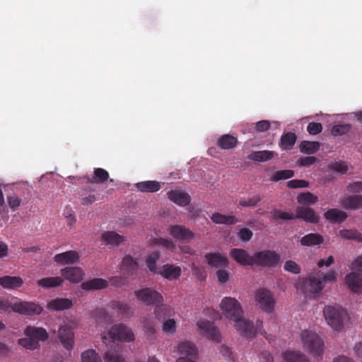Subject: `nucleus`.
Listing matches in <instances>:
<instances>
[{"label": "nucleus", "instance_id": "4be33fe9", "mask_svg": "<svg viewBox=\"0 0 362 362\" xmlns=\"http://www.w3.org/2000/svg\"><path fill=\"white\" fill-rule=\"evenodd\" d=\"M168 199L179 206H187L190 202V197L185 192L178 189L168 192Z\"/></svg>", "mask_w": 362, "mask_h": 362}, {"label": "nucleus", "instance_id": "774afa93", "mask_svg": "<svg viewBox=\"0 0 362 362\" xmlns=\"http://www.w3.org/2000/svg\"><path fill=\"white\" fill-rule=\"evenodd\" d=\"M260 362H274L272 355L269 351H262L259 357Z\"/></svg>", "mask_w": 362, "mask_h": 362}, {"label": "nucleus", "instance_id": "c756f323", "mask_svg": "<svg viewBox=\"0 0 362 362\" xmlns=\"http://www.w3.org/2000/svg\"><path fill=\"white\" fill-rule=\"evenodd\" d=\"M178 352L182 355V357H197V350L195 345L189 341H182L177 347Z\"/></svg>", "mask_w": 362, "mask_h": 362}, {"label": "nucleus", "instance_id": "f704fd0d", "mask_svg": "<svg viewBox=\"0 0 362 362\" xmlns=\"http://www.w3.org/2000/svg\"><path fill=\"white\" fill-rule=\"evenodd\" d=\"M211 221L217 224L233 225L239 222L238 218L234 216H226L220 213H215L211 217Z\"/></svg>", "mask_w": 362, "mask_h": 362}, {"label": "nucleus", "instance_id": "473e14b6", "mask_svg": "<svg viewBox=\"0 0 362 362\" xmlns=\"http://www.w3.org/2000/svg\"><path fill=\"white\" fill-rule=\"evenodd\" d=\"M296 135L293 132L284 134L280 139L279 146L283 150H291L296 142Z\"/></svg>", "mask_w": 362, "mask_h": 362}, {"label": "nucleus", "instance_id": "9b49d317", "mask_svg": "<svg viewBox=\"0 0 362 362\" xmlns=\"http://www.w3.org/2000/svg\"><path fill=\"white\" fill-rule=\"evenodd\" d=\"M197 326L202 334L208 339L216 342H220L221 339L219 329L214 325V323L208 320L201 319L197 322Z\"/></svg>", "mask_w": 362, "mask_h": 362}, {"label": "nucleus", "instance_id": "0e129e2a", "mask_svg": "<svg viewBox=\"0 0 362 362\" xmlns=\"http://www.w3.org/2000/svg\"><path fill=\"white\" fill-rule=\"evenodd\" d=\"M222 268H220L216 272V276L218 279V281L219 283H226L228 280V273L224 270L221 269Z\"/></svg>", "mask_w": 362, "mask_h": 362}, {"label": "nucleus", "instance_id": "f03ea898", "mask_svg": "<svg viewBox=\"0 0 362 362\" xmlns=\"http://www.w3.org/2000/svg\"><path fill=\"white\" fill-rule=\"evenodd\" d=\"M335 281L334 272L324 274L318 270L311 272L305 277H299L296 287L304 294L305 298H310L313 295L320 293L326 283H332Z\"/></svg>", "mask_w": 362, "mask_h": 362}, {"label": "nucleus", "instance_id": "680f3d73", "mask_svg": "<svg viewBox=\"0 0 362 362\" xmlns=\"http://www.w3.org/2000/svg\"><path fill=\"white\" fill-rule=\"evenodd\" d=\"M317 159L314 156H307L300 158L298 160V164L300 166H310L316 162Z\"/></svg>", "mask_w": 362, "mask_h": 362}, {"label": "nucleus", "instance_id": "338daca9", "mask_svg": "<svg viewBox=\"0 0 362 362\" xmlns=\"http://www.w3.org/2000/svg\"><path fill=\"white\" fill-rule=\"evenodd\" d=\"M270 127V123L267 120H262L256 123V130L257 132H262L267 131Z\"/></svg>", "mask_w": 362, "mask_h": 362}, {"label": "nucleus", "instance_id": "5701e85b", "mask_svg": "<svg viewBox=\"0 0 362 362\" xmlns=\"http://www.w3.org/2000/svg\"><path fill=\"white\" fill-rule=\"evenodd\" d=\"M108 283L106 280L95 278L88 281H83L81 284V288L86 291L100 290L107 288Z\"/></svg>", "mask_w": 362, "mask_h": 362}, {"label": "nucleus", "instance_id": "6ab92c4d", "mask_svg": "<svg viewBox=\"0 0 362 362\" xmlns=\"http://www.w3.org/2000/svg\"><path fill=\"white\" fill-rule=\"evenodd\" d=\"M73 305L74 303L71 299L57 298L49 300L47 308L49 310L62 311L72 308Z\"/></svg>", "mask_w": 362, "mask_h": 362}, {"label": "nucleus", "instance_id": "a19ab883", "mask_svg": "<svg viewBox=\"0 0 362 362\" xmlns=\"http://www.w3.org/2000/svg\"><path fill=\"white\" fill-rule=\"evenodd\" d=\"M341 238L347 240H354L358 243H362V233L357 230L343 229L339 231Z\"/></svg>", "mask_w": 362, "mask_h": 362}, {"label": "nucleus", "instance_id": "4c0bfd02", "mask_svg": "<svg viewBox=\"0 0 362 362\" xmlns=\"http://www.w3.org/2000/svg\"><path fill=\"white\" fill-rule=\"evenodd\" d=\"M154 313L156 315V317L159 320H165L167 317L171 316L172 313H173V310L170 308V306L166 305V304H163V303H160V304H158L155 309H154Z\"/></svg>", "mask_w": 362, "mask_h": 362}, {"label": "nucleus", "instance_id": "69168bd1", "mask_svg": "<svg viewBox=\"0 0 362 362\" xmlns=\"http://www.w3.org/2000/svg\"><path fill=\"white\" fill-rule=\"evenodd\" d=\"M94 317L97 319V321L99 320H106L108 317V315L107 311L104 308H98L94 311Z\"/></svg>", "mask_w": 362, "mask_h": 362}, {"label": "nucleus", "instance_id": "c9c22d12", "mask_svg": "<svg viewBox=\"0 0 362 362\" xmlns=\"http://www.w3.org/2000/svg\"><path fill=\"white\" fill-rule=\"evenodd\" d=\"M110 307L113 310H116L118 314L126 317H129L132 315L131 307L127 303L118 300H112L110 303Z\"/></svg>", "mask_w": 362, "mask_h": 362}, {"label": "nucleus", "instance_id": "a18cd8bd", "mask_svg": "<svg viewBox=\"0 0 362 362\" xmlns=\"http://www.w3.org/2000/svg\"><path fill=\"white\" fill-rule=\"evenodd\" d=\"M272 218L273 220H293L295 219V214L293 213H288L282 211L280 209H274L271 211Z\"/></svg>", "mask_w": 362, "mask_h": 362}, {"label": "nucleus", "instance_id": "4d7b16f0", "mask_svg": "<svg viewBox=\"0 0 362 362\" xmlns=\"http://www.w3.org/2000/svg\"><path fill=\"white\" fill-rule=\"evenodd\" d=\"M307 131L310 134L316 135L322 131V125L318 122H310L307 127Z\"/></svg>", "mask_w": 362, "mask_h": 362}, {"label": "nucleus", "instance_id": "de8ad7c7", "mask_svg": "<svg viewBox=\"0 0 362 362\" xmlns=\"http://www.w3.org/2000/svg\"><path fill=\"white\" fill-rule=\"evenodd\" d=\"M294 176V171L292 170H281L276 171L272 180L274 182H278L281 180H286Z\"/></svg>", "mask_w": 362, "mask_h": 362}, {"label": "nucleus", "instance_id": "79ce46f5", "mask_svg": "<svg viewBox=\"0 0 362 362\" xmlns=\"http://www.w3.org/2000/svg\"><path fill=\"white\" fill-rule=\"evenodd\" d=\"M297 200L299 204L310 205L316 203L318 200V198L313 193L307 192L300 193L297 197Z\"/></svg>", "mask_w": 362, "mask_h": 362}, {"label": "nucleus", "instance_id": "864d4df0", "mask_svg": "<svg viewBox=\"0 0 362 362\" xmlns=\"http://www.w3.org/2000/svg\"><path fill=\"white\" fill-rule=\"evenodd\" d=\"M284 267L286 271L294 274H298L301 271L300 265L293 260H287Z\"/></svg>", "mask_w": 362, "mask_h": 362}, {"label": "nucleus", "instance_id": "39448f33", "mask_svg": "<svg viewBox=\"0 0 362 362\" xmlns=\"http://www.w3.org/2000/svg\"><path fill=\"white\" fill-rule=\"evenodd\" d=\"M25 337L20 339L18 344L23 347L34 350L37 349L39 341H45L48 338L47 331L42 327L28 326L25 330Z\"/></svg>", "mask_w": 362, "mask_h": 362}, {"label": "nucleus", "instance_id": "7ed1b4c3", "mask_svg": "<svg viewBox=\"0 0 362 362\" xmlns=\"http://www.w3.org/2000/svg\"><path fill=\"white\" fill-rule=\"evenodd\" d=\"M303 349L313 357L321 358L324 350V342L315 332L305 329L300 334Z\"/></svg>", "mask_w": 362, "mask_h": 362}, {"label": "nucleus", "instance_id": "603ef678", "mask_svg": "<svg viewBox=\"0 0 362 362\" xmlns=\"http://www.w3.org/2000/svg\"><path fill=\"white\" fill-rule=\"evenodd\" d=\"M261 197L259 195H255L248 199H240L239 205L243 207L255 206L260 202Z\"/></svg>", "mask_w": 362, "mask_h": 362}, {"label": "nucleus", "instance_id": "c85d7f7f", "mask_svg": "<svg viewBox=\"0 0 362 362\" xmlns=\"http://www.w3.org/2000/svg\"><path fill=\"white\" fill-rule=\"evenodd\" d=\"M324 216L326 219L339 223L344 222L347 218L346 213L338 209H329Z\"/></svg>", "mask_w": 362, "mask_h": 362}, {"label": "nucleus", "instance_id": "dca6fc26", "mask_svg": "<svg viewBox=\"0 0 362 362\" xmlns=\"http://www.w3.org/2000/svg\"><path fill=\"white\" fill-rule=\"evenodd\" d=\"M74 334L72 329L68 326H62L59 329V337L63 346L67 349L71 350L73 348Z\"/></svg>", "mask_w": 362, "mask_h": 362}, {"label": "nucleus", "instance_id": "7c9ffc66", "mask_svg": "<svg viewBox=\"0 0 362 362\" xmlns=\"http://www.w3.org/2000/svg\"><path fill=\"white\" fill-rule=\"evenodd\" d=\"M238 139L230 134L222 135L217 141V146L221 149H231L236 146Z\"/></svg>", "mask_w": 362, "mask_h": 362}, {"label": "nucleus", "instance_id": "b1692460", "mask_svg": "<svg viewBox=\"0 0 362 362\" xmlns=\"http://www.w3.org/2000/svg\"><path fill=\"white\" fill-rule=\"evenodd\" d=\"M158 273L170 281L175 280L181 275V268L173 264H165Z\"/></svg>", "mask_w": 362, "mask_h": 362}, {"label": "nucleus", "instance_id": "49530a36", "mask_svg": "<svg viewBox=\"0 0 362 362\" xmlns=\"http://www.w3.org/2000/svg\"><path fill=\"white\" fill-rule=\"evenodd\" d=\"M82 362H102L98 354L93 349L87 350L81 354Z\"/></svg>", "mask_w": 362, "mask_h": 362}, {"label": "nucleus", "instance_id": "0eeeda50", "mask_svg": "<svg viewBox=\"0 0 362 362\" xmlns=\"http://www.w3.org/2000/svg\"><path fill=\"white\" fill-rule=\"evenodd\" d=\"M280 261V255L274 250H265L253 255V265L273 267Z\"/></svg>", "mask_w": 362, "mask_h": 362}, {"label": "nucleus", "instance_id": "393cba45", "mask_svg": "<svg viewBox=\"0 0 362 362\" xmlns=\"http://www.w3.org/2000/svg\"><path fill=\"white\" fill-rule=\"evenodd\" d=\"M206 259L209 265L217 269L225 268L228 264L227 258L219 253L206 254Z\"/></svg>", "mask_w": 362, "mask_h": 362}, {"label": "nucleus", "instance_id": "bf43d9fd", "mask_svg": "<svg viewBox=\"0 0 362 362\" xmlns=\"http://www.w3.org/2000/svg\"><path fill=\"white\" fill-rule=\"evenodd\" d=\"M238 235L240 240L247 242L252 238L253 233L249 228H243L239 230Z\"/></svg>", "mask_w": 362, "mask_h": 362}, {"label": "nucleus", "instance_id": "cd10ccee", "mask_svg": "<svg viewBox=\"0 0 362 362\" xmlns=\"http://www.w3.org/2000/svg\"><path fill=\"white\" fill-rule=\"evenodd\" d=\"M135 187L142 192H156L160 189V185L156 180H148L136 183Z\"/></svg>", "mask_w": 362, "mask_h": 362}, {"label": "nucleus", "instance_id": "a878e982", "mask_svg": "<svg viewBox=\"0 0 362 362\" xmlns=\"http://www.w3.org/2000/svg\"><path fill=\"white\" fill-rule=\"evenodd\" d=\"M23 284V280L20 276H4L0 277V285L7 289H16Z\"/></svg>", "mask_w": 362, "mask_h": 362}, {"label": "nucleus", "instance_id": "c03bdc74", "mask_svg": "<svg viewBox=\"0 0 362 362\" xmlns=\"http://www.w3.org/2000/svg\"><path fill=\"white\" fill-rule=\"evenodd\" d=\"M137 268V262L136 260L134 259L130 255L125 256L122 262V269L127 271V272H131L136 270Z\"/></svg>", "mask_w": 362, "mask_h": 362}, {"label": "nucleus", "instance_id": "6e6d98bb", "mask_svg": "<svg viewBox=\"0 0 362 362\" xmlns=\"http://www.w3.org/2000/svg\"><path fill=\"white\" fill-rule=\"evenodd\" d=\"M309 185V182L304 180H292L287 182L288 187L291 189L304 188Z\"/></svg>", "mask_w": 362, "mask_h": 362}, {"label": "nucleus", "instance_id": "2eb2a0df", "mask_svg": "<svg viewBox=\"0 0 362 362\" xmlns=\"http://www.w3.org/2000/svg\"><path fill=\"white\" fill-rule=\"evenodd\" d=\"M295 218H300L305 222L317 223L320 221L319 216L315 211L309 207L298 206L296 209Z\"/></svg>", "mask_w": 362, "mask_h": 362}, {"label": "nucleus", "instance_id": "8fccbe9b", "mask_svg": "<svg viewBox=\"0 0 362 362\" xmlns=\"http://www.w3.org/2000/svg\"><path fill=\"white\" fill-rule=\"evenodd\" d=\"M104 360L105 362H126L124 358L112 348L105 354Z\"/></svg>", "mask_w": 362, "mask_h": 362}, {"label": "nucleus", "instance_id": "13d9d810", "mask_svg": "<svg viewBox=\"0 0 362 362\" xmlns=\"http://www.w3.org/2000/svg\"><path fill=\"white\" fill-rule=\"evenodd\" d=\"M163 330L168 333H174L176 330V323L173 319H168L164 323L163 326Z\"/></svg>", "mask_w": 362, "mask_h": 362}, {"label": "nucleus", "instance_id": "423d86ee", "mask_svg": "<svg viewBox=\"0 0 362 362\" xmlns=\"http://www.w3.org/2000/svg\"><path fill=\"white\" fill-rule=\"evenodd\" d=\"M323 313L327 324L335 331H341L347 317L345 310L339 306L327 305L324 308Z\"/></svg>", "mask_w": 362, "mask_h": 362}, {"label": "nucleus", "instance_id": "5fc2aeb1", "mask_svg": "<svg viewBox=\"0 0 362 362\" xmlns=\"http://www.w3.org/2000/svg\"><path fill=\"white\" fill-rule=\"evenodd\" d=\"M153 243L156 245H159L165 248L169 249L170 250H174L175 249V243L169 238H159L155 239Z\"/></svg>", "mask_w": 362, "mask_h": 362}, {"label": "nucleus", "instance_id": "37998d69", "mask_svg": "<svg viewBox=\"0 0 362 362\" xmlns=\"http://www.w3.org/2000/svg\"><path fill=\"white\" fill-rule=\"evenodd\" d=\"M160 258V252H153L151 253L147 259H146V264L148 269L153 273H158L157 271L158 268L156 266V263Z\"/></svg>", "mask_w": 362, "mask_h": 362}, {"label": "nucleus", "instance_id": "f8f14e48", "mask_svg": "<svg viewBox=\"0 0 362 362\" xmlns=\"http://www.w3.org/2000/svg\"><path fill=\"white\" fill-rule=\"evenodd\" d=\"M12 310L22 315H34L40 314L43 308L40 305L27 301L16 303L12 306Z\"/></svg>", "mask_w": 362, "mask_h": 362}, {"label": "nucleus", "instance_id": "20e7f679", "mask_svg": "<svg viewBox=\"0 0 362 362\" xmlns=\"http://www.w3.org/2000/svg\"><path fill=\"white\" fill-rule=\"evenodd\" d=\"M134 339V334L129 327L124 324H117L113 325L111 329L102 336V341L107 345L112 343L111 346L117 341H132Z\"/></svg>", "mask_w": 362, "mask_h": 362}, {"label": "nucleus", "instance_id": "e433bc0d", "mask_svg": "<svg viewBox=\"0 0 362 362\" xmlns=\"http://www.w3.org/2000/svg\"><path fill=\"white\" fill-rule=\"evenodd\" d=\"M274 156V153L270 151H253L248 155V159L258 162H263L271 160Z\"/></svg>", "mask_w": 362, "mask_h": 362}, {"label": "nucleus", "instance_id": "9d476101", "mask_svg": "<svg viewBox=\"0 0 362 362\" xmlns=\"http://www.w3.org/2000/svg\"><path fill=\"white\" fill-rule=\"evenodd\" d=\"M167 230L174 239L185 243H189L194 238V233L182 225H170Z\"/></svg>", "mask_w": 362, "mask_h": 362}, {"label": "nucleus", "instance_id": "e2e57ef3", "mask_svg": "<svg viewBox=\"0 0 362 362\" xmlns=\"http://www.w3.org/2000/svg\"><path fill=\"white\" fill-rule=\"evenodd\" d=\"M12 306L8 299L0 297V313H3L8 311L11 308L12 309Z\"/></svg>", "mask_w": 362, "mask_h": 362}, {"label": "nucleus", "instance_id": "f257e3e1", "mask_svg": "<svg viewBox=\"0 0 362 362\" xmlns=\"http://www.w3.org/2000/svg\"><path fill=\"white\" fill-rule=\"evenodd\" d=\"M221 308L223 310L225 316L235 322V327L240 334L247 339H251L255 337L257 332L263 334L262 328L263 327V322L257 320L256 326L243 317V310L240 303L234 298L224 297L221 303ZM264 334H266L264 332Z\"/></svg>", "mask_w": 362, "mask_h": 362}, {"label": "nucleus", "instance_id": "72a5a7b5", "mask_svg": "<svg viewBox=\"0 0 362 362\" xmlns=\"http://www.w3.org/2000/svg\"><path fill=\"white\" fill-rule=\"evenodd\" d=\"M323 237L318 233H309L301 238L300 243L303 246H315L322 243Z\"/></svg>", "mask_w": 362, "mask_h": 362}, {"label": "nucleus", "instance_id": "58836bf2", "mask_svg": "<svg viewBox=\"0 0 362 362\" xmlns=\"http://www.w3.org/2000/svg\"><path fill=\"white\" fill-rule=\"evenodd\" d=\"M320 142L309 141H303L299 146L300 152L308 154L315 153L320 149Z\"/></svg>", "mask_w": 362, "mask_h": 362}, {"label": "nucleus", "instance_id": "2f4dec72", "mask_svg": "<svg viewBox=\"0 0 362 362\" xmlns=\"http://www.w3.org/2000/svg\"><path fill=\"white\" fill-rule=\"evenodd\" d=\"M102 240L107 245L118 246L124 240V238L115 231H107L103 233Z\"/></svg>", "mask_w": 362, "mask_h": 362}, {"label": "nucleus", "instance_id": "bb28decb", "mask_svg": "<svg viewBox=\"0 0 362 362\" xmlns=\"http://www.w3.org/2000/svg\"><path fill=\"white\" fill-rule=\"evenodd\" d=\"M282 357L284 362H310L308 358L300 351H286Z\"/></svg>", "mask_w": 362, "mask_h": 362}, {"label": "nucleus", "instance_id": "3c124183", "mask_svg": "<svg viewBox=\"0 0 362 362\" xmlns=\"http://www.w3.org/2000/svg\"><path fill=\"white\" fill-rule=\"evenodd\" d=\"M7 202L9 207L13 211H16L23 203V199L13 194L7 196Z\"/></svg>", "mask_w": 362, "mask_h": 362}, {"label": "nucleus", "instance_id": "a211bd4d", "mask_svg": "<svg viewBox=\"0 0 362 362\" xmlns=\"http://www.w3.org/2000/svg\"><path fill=\"white\" fill-rule=\"evenodd\" d=\"M79 259L78 253L75 250H69L59 254H57L54 257V261L60 264H74L78 262Z\"/></svg>", "mask_w": 362, "mask_h": 362}, {"label": "nucleus", "instance_id": "1a4fd4ad", "mask_svg": "<svg viewBox=\"0 0 362 362\" xmlns=\"http://www.w3.org/2000/svg\"><path fill=\"white\" fill-rule=\"evenodd\" d=\"M255 300L262 310L267 313L273 311L276 302L273 293L270 291L264 288L257 290L255 294Z\"/></svg>", "mask_w": 362, "mask_h": 362}, {"label": "nucleus", "instance_id": "412c9836", "mask_svg": "<svg viewBox=\"0 0 362 362\" xmlns=\"http://www.w3.org/2000/svg\"><path fill=\"white\" fill-rule=\"evenodd\" d=\"M341 206L347 210H356L362 207V195L344 197L340 200Z\"/></svg>", "mask_w": 362, "mask_h": 362}, {"label": "nucleus", "instance_id": "aec40b11", "mask_svg": "<svg viewBox=\"0 0 362 362\" xmlns=\"http://www.w3.org/2000/svg\"><path fill=\"white\" fill-rule=\"evenodd\" d=\"M109 178L108 172L100 168H97L94 169L93 176L90 177L88 175L83 176L82 179L84 182L93 183V184H101L106 182Z\"/></svg>", "mask_w": 362, "mask_h": 362}, {"label": "nucleus", "instance_id": "052dcab7", "mask_svg": "<svg viewBox=\"0 0 362 362\" xmlns=\"http://www.w3.org/2000/svg\"><path fill=\"white\" fill-rule=\"evenodd\" d=\"M330 168L341 174L346 173L348 170L346 165L343 162H336L331 165Z\"/></svg>", "mask_w": 362, "mask_h": 362}, {"label": "nucleus", "instance_id": "4468645a", "mask_svg": "<svg viewBox=\"0 0 362 362\" xmlns=\"http://www.w3.org/2000/svg\"><path fill=\"white\" fill-rule=\"evenodd\" d=\"M231 257L243 266H253V255L251 256L245 250L233 248L230 250Z\"/></svg>", "mask_w": 362, "mask_h": 362}, {"label": "nucleus", "instance_id": "6e6552de", "mask_svg": "<svg viewBox=\"0 0 362 362\" xmlns=\"http://www.w3.org/2000/svg\"><path fill=\"white\" fill-rule=\"evenodd\" d=\"M137 300L147 305H158L163 302V296L151 288H144L134 292Z\"/></svg>", "mask_w": 362, "mask_h": 362}, {"label": "nucleus", "instance_id": "ea45409f", "mask_svg": "<svg viewBox=\"0 0 362 362\" xmlns=\"http://www.w3.org/2000/svg\"><path fill=\"white\" fill-rule=\"evenodd\" d=\"M62 282L63 279L59 276L45 277L40 279L37 281V284L42 288H49L60 286Z\"/></svg>", "mask_w": 362, "mask_h": 362}, {"label": "nucleus", "instance_id": "ddd939ff", "mask_svg": "<svg viewBox=\"0 0 362 362\" xmlns=\"http://www.w3.org/2000/svg\"><path fill=\"white\" fill-rule=\"evenodd\" d=\"M61 274L64 279L74 284L80 282L84 276L83 270L77 267H65L61 269Z\"/></svg>", "mask_w": 362, "mask_h": 362}, {"label": "nucleus", "instance_id": "09e8293b", "mask_svg": "<svg viewBox=\"0 0 362 362\" xmlns=\"http://www.w3.org/2000/svg\"><path fill=\"white\" fill-rule=\"evenodd\" d=\"M351 129V125L349 124H336L331 129V134L334 136H341L348 133Z\"/></svg>", "mask_w": 362, "mask_h": 362}, {"label": "nucleus", "instance_id": "f3484780", "mask_svg": "<svg viewBox=\"0 0 362 362\" xmlns=\"http://www.w3.org/2000/svg\"><path fill=\"white\" fill-rule=\"evenodd\" d=\"M349 288L356 293H362V274L351 272L345 277Z\"/></svg>", "mask_w": 362, "mask_h": 362}]
</instances>
